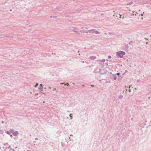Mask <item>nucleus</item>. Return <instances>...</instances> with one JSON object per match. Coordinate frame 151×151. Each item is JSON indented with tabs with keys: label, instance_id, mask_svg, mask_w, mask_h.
<instances>
[{
	"label": "nucleus",
	"instance_id": "obj_1",
	"mask_svg": "<svg viewBox=\"0 0 151 151\" xmlns=\"http://www.w3.org/2000/svg\"><path fill=\"white\" fill-rule=\"evenodd\" d=\"M106 60L105 59L102 60H99L96 61V63L102 66H104V63Z\"/></svg>",
	"mask_w": 151,
	"mask_h": 151
},
{
	"label": "nucleus",
	"instance_id": "obj_2",
	"mask_svg": "<svg viewBox=\"0 0 151 151\" xmlns=\"http://www.w3.org/2000/svg\"><path fill=\"white\" fill-rule=\"evenodd\" d=\"M116 54L117 56H119L120 58H122L123 56L125 54V53L124 52L120 51L117 52Z\"/></svg>",
	"mask_w": 151,
	"mask_h": 151
},
{
	"label": "nucleus",
	"instance_id": "obj_3",
	"mask_svg": "<svg viewBox=\"0 0 151 151\" xmlns=\"http://www.w3.org/2000/svg\"><path fill=\"white\" fill-rule=\"evenodd\" d=\"M90 33H95L97 34H100V32H98L97 30H96L95 29H92L90 30Z\"/></svg>",
	"mask_w": 151,
	"mask_h": 151
},
{
	"label": "nucleus",
	"instance_id": "obj_4",
	"mask_svg": "<svg viewBox=\"0 0 151 151\" xmlns=\"http://www.w3.org/2000/svg\"><path fill=\"white\" fill-rule=\"evenodd\" d=\"M115 15H116L115 17V18L117 20H120V19L121 18V15L119 14H115L114 16H115Z\"/></svg>",
	"mask_w": 151,
	"mask_h": 151
},
{
	"label": "nucleus",
	"instance_id": "obj_5",
	"mask_svg": "<svg viewBox=\"0 0 151 151\" xmlns=\"http://www.w3.org/2000/svg\"><path fill=\"white\" fill-rule=\"evenodd\" d=\"M89 58L92 60H95L96 58V57L93 55L89 57Z\"/></svg>",
	"mask_w": 151,
	"mask_h": 151
},
{
	"label": "nucleus",
	"instance_id": "obj_6",
	"mask_svg": "<svg viewBox=\"0 0 151 151\" xmlns=\"http://www.w3.org/2000/svg\"><path fill=\"white\" fill-rule=\"evenodd\" d=\"M18 132L17 131H16L15 132H14L13 134H12L14 136H17L18 134Z\"/></svg>",
	"mask_w": 151,
	"mask_h": 151
},
{
	"label": "nucleus",
	"instance_id": "obj_7",
	"mask_svg": "<svg viewBox=\"0 0 151 151\" xmlns=\"http://www.w3.org/2000/svg\"><path fill=\"white\" fill-rule=\"evenodd\" d=\"M104 70L103 69H100V70H99V72H100V73H101V74H104V73H105V72H103V71Z\"/></svg>",
	"mask_w": 151,
	"mask_h": 151
},
{
	"label": "nucleus",
	"instance_id": "obj_8",
	"mask_svg": "<svg viewBox=\"0 0 151 151\" xmlns=\"http://www.w3.org/2000/svg\"><path fill=\"white\" fill-rule=\"evenodd\" d=\"M76 29V28L74 27H72L70 28V30L73 31H75V30Z\"/></svg>",
	"mask_w": 151,
	"mask_h": 151
},
{
	"label": "nucleus",
	"instance_id": "obj_9",
	"mask_svg": "<svg viewBox=\"0 0 151 151\" xmlns=\"http://www.w3.org/2000/svg\"><path fill=\"white\" fill-rule=\"evenodd\" d=\"M43 87H40L38 88L39 90L40 91H43Z\"/></svg>",
	"mask_w": 151,
	"mask_h": 151
},
{
	"label": "nucleus",
	"instance_id": "obj_10",
	"mask_svg": "<svg viewBox=\"0 0 151 151\" xmlns=\"http://www.w3.org/2000/svg\"><path fill=\"white\" fill-rule=\"evenodd\" d=\"M90 30H87V31H85L84 30L83 32L86 33H88V32H89L90 33Z\"/></svg>",
	"mask_w": 151,
	"mask_h": 151
},
{
	"label": "nucleus",
	"instance_id": "obj_11",
	"mask_svg": "<svg viewBox=\"0 0 151 151\" xmlns=\"http://www.w3.org/2000/svg\"><path fill=\"white\" fill-rule=\"evenodd\" d=\"M123 98V96L122 95H120L118 97V98L119 99H121Z\"/></svg>",
	"mask_w": 151,
	"mask_h": 151
},
{
	"label": "nucleus",
	"instance_id": "obj_12",
	"mask_svg": "<svg viewBox=\"0 0 151 151\" xmlns=\"http://www.w3.org/2000/svg\"><path fill=\"white\" fill-rule=\"evenodd\" d=\"M113 78L114 80H116L117 78V77L114 75H113Z\"/></svg>",
	"mask_w": 151,
	"mask_h": 151
},
{
	"label": "nucleus",
	"instance_id": "obj_13",
	"mask_svg": "<svg viewBox=\"0 0 151 151\" xmlns=\"http://www.w3.org/2000/svg\"><path fill=\"white\" fill-rule=\"evenodd\" d=\"M6 133L7 134H9V135H10V132H9V131H6Z\"/></svg>",
	"mask_w": 151,
	"mask_h": 151
},
{
	"label": "nucleus",
	"instance_id": "obj_14",
	"mask_svg": "<svg viewBox=\"0 0 151 151\" xmlns=\"http://www.w3.org/2000/svg\"><path fill=\"white\" fill-rule=\"evenodd\" d=\"M10 132L12 133V134H13V133L14 132V130L13 129H11L10 130Z\"/></svg>",
	"mask_w": 151,
	"mask_h": 151
},
{
	"label": "nucleus",
	"instance_id": "obj_15",
	"mask_svg": "<svg viewBox=\"0 0 151 151\" xmlns=\"http://www.w3.org/2000/svg\"><path fill=\"white\" fill-rule=\"evenodd\" d=\"M133 42L132 41H131L129 42V44L130 45H132V44L133 43Z\"/></svg>",
	"mask_w": 151,
	"mask_h": 151
},
{
	"label": "nucleus",
	"instance_id": "obj_16",
	"mask_svg": "<svg viewBox=\"0 0 151 151\" xmlns=\"http://www.w3.org/2000/svg\"><path fill=\"white\" fill-rule=\"evenodd\" d=\"M70 119H72L73 118V117H72V114H70Z\"/></svg>",
	"mask_w": 151,
	"mask_h": 151
},
{
	"label": "nucleus",
	"instance_id": "obj_17",
	"mask_svg": "<svg viewBox=\"0 0 151 151\" xmlns=\"http://www.w3.org/2000/svg\"><path fill=\"white\" fill-rule=\"evenodd\" d=\"M74 32L77 34H79L80 33H79V32L78 31H76V30L74 31Z\"/></svg>",
	"mask_w": 151,
	"mask_h": 151
},
{
	"label": "nucleus",
	"instance_id": "obj_18",
	"mask_svg": "<svg viewBox=\"0 0 151 151\" xmlns=\"http://www.w3.org/2000/svg\"><path fill=\"white\" fill-rule=\"evenodd\" d=\"M132 3V2H130V3H129L128 4H127V5H131Z\"/></svg>",
	"mask_w": 151,
	"mask_h": 151
},
{
	"label": "nucleus",
	"instance_id": "obj_19",
	"mask_svg": "<svg viewBox=\"0 0 151 151\" xmlns=\"http://www.w3.org/2000/svg\"><path fill=\"white\" fill-rule=\"evenodd\" d=\"M111 58V56H108V58H109V59H110Z\"/></svg>",
	"mask_w": 151,
	"mask_h": 151
},
{
	"label": "nucleus",
	"instance_id": "obj_20",
	"mask_svg": "<svg viewBox=\"0 0 151 151\" xmlns=\"http://www.w3.org/2000/svg\"><path fill=\"white\" fill-rule=\"evenodd\" d=\"M38 84L37 83L36 84V85L35 86V87H36L38 86Z\"/></svg>",
	"mask_w": 151,
	"mask_h": 151
},
{
	"label": "nucleus",
	"instance_id": "obj_21",
	"mask_svg": "<svg viewBox=\"0 0 151 151\" xmlns=\"http://www.w3.org/2000/svg\"><path fill=\"white\" fill-rule=\"evenodd\" d=\"M65 85H67V86H68L69 85V84L68 83H67L66 84H65Z\"/></svg>",
	"mask_w": 151,
	"mask_h": 151
},
{
	"label": "nucleus",
	"instance_id": "obj_22",
	"mask_svg": "<svg viewBox=\"0 0 151 151\" xmlns=\"http://www.w3.org/2000/svg\"><path fill=\"white\" fill-rule=\"evenodd\" d=\"M35 140H38V139L37 138H35Z\"/></svg>",
	"mask_w": 151,
	"mask_h": 151
},
{
	"label": "nucleus",
	"instance_id": "obj_23",
	"mask_svg": "<svg viewBox=\"0 0 151 151\" xmlns=\"http://www.w3.org/2000/svg\"><path fill=\"white\" fill-rule=\"evenodd\" d=\"M140 15H141V16H143V14H142H142H140Z\"/></svg>",
	"mask_w": 151,
	"mask_h": 151
},
{
	"label": "nucleus",
	"instance_id": "obj_24",
	"mask_svg": "<svg viewBox=\"0 0 151 151\" xmlns=\"http://www.w3.org/2000/svg\"><path fill=\"white\" fill-rule=\"evenodd\" d=\"M40 87H43V86H42V84H40Z\"/></svg>",
	"mask_w": 151,
	"mask_h": 151
},
{
	"label": "nucleus",
	"instance_id": "obj_25",
	"mask_svg": "<svg viewBox=\"0 0 151 151\" xmlns=\"http://www.w3.org/2000/svg\"><path fill=\"white\" fill-rule=\"evenodd\" d=\"M122 19H124V16L122 17Z\"/></svg>",
	"mask_w": 151,
	"mask_h": 151
},
{
	"label": "nucleus",
	"instance_id": "obj_26",
	"mask_svg": "<svg viewBox=\"0 0 151 151\" xmlns=\"http://www.w3.org/2000/svg\"><path fill=\"white\" fill-rule=\"evenodd\" d=\"M145 39L147 40H148V39L147 38V37H145Z\"/></svg>",
	"mask_w": 151,
	"mask_h": 151
},
{
	"label": "nucleus",
	"instance_id": "obj_27",
	"mask_svg": "<svg viewBox=\"0 0 151 151\" xmlns=\"http://www.w3.org/2000/svg\"><path fill=\"white\" fill-rule=\"evenodd\" d=\"M56 90V89L55 88H54L53 89V91H55Z\"/></svg>",
	"mask_w": 151,
	"mask_h": 151
},
{
	"label": "nucleus",
	"instance_id": "obj_28",
	"mask_svg": "<svg viewBox=\"0 0 151 151\" xmlns=\"http://www.w3.org/2000/svg\"><path fill=\"white\" fill-rule=\"evenodd\" d=\"M82 63H85V62H84V61H82Z\"/></svg>",
	"mask_w": 151,
	"mask_h": 151
},
{
	"label": "nucleus",
	"instance_id": "obj_29",
	"mask_svg": "<svg viewBox=\"0 0 151 151\" xmlns=\"http://www.w3.org/2000/svg\"><path fill=\"white\" fill-rule=\"evenodd\" d=\"M10 137H12V135H11V134H10Z\"/></svg>",
	"mask_w": 151,
	"mask_h": 151
},
{
	"label": "nucleus",
	"instance_id": "obj_30",
	"mask_svg": "<svg viewBox=\"0 0 151 151\" xmlns=\"http://www.w3.org/2000/svg\"><path fill=\"white\" fill-rule=\"evenodd\" d=\"M116 75H119V73H116Z\"/></svg>",
	"mask_w": 151,
	"mask_h": 151
},
{
	"label": "nucleus",
	"instance_id": "obj_31",
	"mask_svg": "<svg viewBox=\"0 0 151 151\" xmlns=\"http://www.w3.org/2000/svg\"><path fill=\"white\" fill-rule=\"evenodd\" d=\"M126 61H127V62H128V61H129V60H128V59H127V60H126Z\"/></svg>",
	"mask_w": 151,
	"mask_h": 151
},
{
	"label": "nucleus",
	"instance_id": "obj_32",
	"mask_svg": "<svg viewBox=\"0 0 151 151\" xmlns=\"http://www.w3.org/2000/svg\"><path fill=\"white\" fill-rule=\"evenodd\" d=\"M64 84V83H60L61 84Z\"/></svg>",
	"mask_w": 151,
	"mask_h": 151
},
{
	"label": "nucleus",
	"instance_id": "obj_33",
	"mask_svg": "<svg viewBox=\"0 0 151 151\" xmlns=\"http://www.w3.org/2000/svg\"><path fill=\"white\" fill-rule=\"evenodd\" d=\"M48 88H49V89L51 88L50 87V86H49Z\"/></svg>",
	"mask_w": 151,
	"mask_h": 151
},
{
	"label": "nucleus",
	"instance_id": "obj_34",
	"mask_svg": "<svg viewBox=\"0 0 151 151\" xmlns=\"http://www.w3.org/2000/svg\"><path fill=\"white\" fill-rule=\"evenodd\" d=\"M129 92H131L130 90H129Z\"/></svg>",
	"mask_w": 151,
	"mask_h": 151
},
{
	"label": "nucleus",
	"instance_id": "obj_35",
	"mask_svg": "<svg viewBox=\"0 0 151 151\" xmlns=\"http://www.w3.org/2000/svg\"><path fill=\"white\" fill-rule=\"evenodd\" d=\"M4 121H2V122H1V123H4Z\"/></svg>",
	"mask_w": 151,
	"mask_h": 151
},
{
	"label": "nucleus",
	"instance_id": "obj_36",
	"mask_svg": "<svg viewBox=\"0 0 151 151\" xmlns=\"http://www.w3.org/2000/svg\"><path fill=\"white\" fill-rule=\"evenodd\" d=\"M91 86H92V87H94V86H93L92 85H91Z\"/></svg>",
	"mask_w": 151,
	"mask_h": 151
},
{
	"label": "nucleus",
	"instance_id": "obj_37",
	"mask_svg": "<svg viewBox=\"0 0 151 151\" xmlns=\"http://www.w3.org/2000/svg\"><path fill=\"white\" fill-rule=\"evenodd\" d=\"M43 94L45 95V93H43Z\"/></svg>",
	"mask_w": 151,
	"mask_h": 151
},
{
	"label": "nucleus",
	"instance_id": "obj_38",
	"mask_svg": "<svg viewBox=\"0 0 151 151\" xmlns=\"http://www.w3.org/2000/svg\"><path fill=\"white\" fill-rule=\"evenodd\" d=\"M13 151H15V150H14V149L13 150Z\"/></svg>",
	"mask_w": 151,
	"mask_h": 151
},
{
	"label": "nucleus",
	"instance_id": "obj_39",
	"mask_svg": "<svg viewBox=\"0 0 151 151\" xmlns=\"http://www.w3.org/2000/svg\"><path fill=\"white\" fill-rule=\"evenodd\" d=\"M146 45H147V42L146 43Z\"/></svg>",
	"mask_w": 151,
	"mask_h": 151
},
{
	"label": "nucleus",
	"instance_id": "obj_40",
	"mask_svg": "<svg viewBox=\"0 0 151 151\" xmlns=\"http://www.w3.org/2000/svg\"><path fill=\"white\" fill-rule=\"evenodd\" d=\"M106 60L107 61H108V59H107Z\"/></svg>",
	"mask_w": 151,
	"mask_h": 151
},
{
	"label": "nucleus",
	"instance_id": "obj_41",
	"mask_svg": "<svg viewBox=\"0 0 151 151\" xmlns=\"http://www.w3.org/2000/svg\"><path fill=\"white\" fill-rule=\"evenodd\" d=\"M150 99V97H148V99Z\"/></svg>",
	"mask_w": 151,
	"mask_h": 151
},
{
	"label": "nucleus",
	"instance_id": "obj_42",
	"mask_svg": "<svg viewBox=\"0 0 151 151\" xmlns=\"http://www.w3.org/2000/svg\"><path fill=\"white\" fill-rule=\"evenodd\" d=\"M17 147H15V148H16V149H17Z\"/></svg>",
	"mask_w": 151,
	"mask_h": 151
},
{
	"label": "nucleus",
	"instance_id": "obj_43",
	"mask_svg": "<svg viewBox=\"0 0 151 151\" xmlns=\"http://www.w3.org/2000/svg\"><path fill=\"white\" fill-rule=\"evenodd\" d=\"M85 28H86V29H87V27H86Z\"/></svg>",
	"mask_w": 151,
	"mask_h": 151
},
{
	"label": "nucleus",
	"instance_id": "obj_44",
	"mask_svg": "<svg viewBox=\"0 0 151 151\" xmlns=\"http://www.w3.org/2000/svg\"><path fill=\"white\" fill-rule=\"evenodd\" d=\"M78 53L79 52V51H78Z\"/></svg>",
	"mask_w": 151,
	"mask_h": 151
},
{
	"label": "nucleus",
	"instance_id": "obj_45",
	"mask_svg": "<svg viewBox=\"0 0 151 151\" xmlns=\"http://www.w3.org/2000/svg\"><path fill=\"white\" fill-rule=\"evenodd\" d=\"M83 87H84V85H83Z\"/></svg>",
	"mask_w": 151,
	"mask_h": 151
},
{
	"label": "nucleus",
	"instance_id": "obj_46",
	"mask_svg": "<svg viewBox=\"0 0 151 151\" xmlns=\"http://www.w3.org/2000/svg\"><path fill=\"white\" fill-rule=\"evenodd\" d=\"M69 138L70 139V137H69Z\"/></svg>",
	"mask_w": 151,
	"mask_h": 151
},
{
	"label": "nucleus",
	"instance_id": "obj_47",
	"mask_svg": "<svg viewBox=\"0 0 151 151\" xmlns=\"http://www.w3.org/2000/svg\"><path fill=\"white\" fill-rule=\"evenodd\" d=\"M78 55H80V54H78Z\"/></svg>",
	"mask_w": 151,
	"mask_h": 151
},
{
	"label": "nucleus",
	"instance_id": "obj_48",
	"mask_svg": "<svg viewBox=\"0 0 151 151\" xmlns=\"http://www.w3.org/2000/svg\"><path fill=\"white\" fill-rule=\"evenodd\" d=\"M130 86H129V88H130Z\"/></svg>",
	"mask_w": 151,
	"mask_h": 151
},
{
	"label": "nucleus",
	"instance_id": "obj_49",
	"mask_svg": "<svg viewBox=\"0 0 151 151\" xmlns=\"http://www.w3.org/2000/svg\"><path fill=\"white\" fill-rule=\"evenodd\" d=\"M70 136H72V134H71V135H70Z\"/></svg>",
	"mask_w": 151,
	"mask_h": 151
},
{
	"label": "nucleus",
	"instance_id": "obj_50",
	"mask_svg": "<svg viewBox=\"0 0 151 151\" xmlns=\"http://www.w3.org/2000/svg\"><path fill=\"white\" fill-rule=\"evenodd\" d=\"M150 36L151 37V34L150 35Z\"/></svg>",
	"mask_w": 151,
	"mask_h": 151
},
{
	"label": "nucleus",
	"instance_id": "obj_51",
	"mask_svg": "<svg viewBox=\"0 0 151 151\" xmlns=\"http://www.w3.org/2000/svg\"><path fill=\"white\" fill-rule=\"evenodd\" d=\"M82 29H83V27H82Z\"/></svg>",
	"mask_w": 151,
	"mask_h": 151
},
{
	"label": "nucleus",
	"instance_id": "obj_52",
	"mask_svg": "<svg viewBox=\"0 0 151 151\" xmlns=\"http://www.w3.org/2000/svg\"><path fill=\"white\" fill-rule=\"evenodd\" d=\"M28 151H29V150H28Z\"/></svg>",
	"mask_w": 151,
	"mask_h": 151
}]
</instances>
